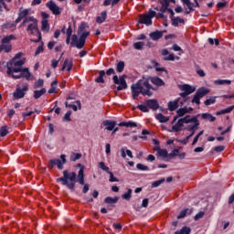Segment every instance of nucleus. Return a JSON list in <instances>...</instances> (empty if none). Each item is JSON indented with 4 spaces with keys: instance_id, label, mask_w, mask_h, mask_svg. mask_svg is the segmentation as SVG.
<instances>
[{
    "instance_id": "nucleus-38",
    "label": "nucleus",
    "mask_w": 234,
    "mask_h": 234,
    "mask_svg": "<svg viewBox=\"0 0 234 234\" xmlns=\"http://www.w3.org/2000/svg\"><path fill=\"white\" fill-rule=\"evenodd\" d=\"M215 85H231V80H216L214 81Z\"/></svg>"
},
{
    "instance_id": "nucleus-28",
    "label": "nucleus",
    "mask_w": 234,
    "mask_h": 234,
    "mask_svg": "<svg viewBox=\"0 0 234 234\" xmlns=\"http://www.w3.org/2000/svg\"><path fill=\"white\" fill-rule=\"evenodd\" d=\"M202 120H207V122H215L217 120V117L213 116L211 113H202L201 114Z\"/></svg>"
},
{
    "instance_id": "nucleus-30",
    "label": "nucleus",
    "mask_w": 234,
    "mask_h": 234,
    "mask_svg": "<svg viewBox=\"0 0 234 234\" xmlns=\"http://www.w3.org/2000/svg\"><path fill=\"white\" fill-rule=\"evenodd\" d=\"M155 118L158 120V122H160V123H167V122H169V117H166L162 113H157Z\"/></svg>"
},
{
    "instance_id": "nucleus-18",
    "label": "nucleus",
    "mask_w": 234,
    "mask_h": 234,
    "mask_svg": "<svg viewBox=\"0 0 234 234\" xmlns=\"http://www.w3.org/2000/svg\"><path fill=\"white\" fill-rule=\"evenodd\" d=\"M118 200H120L119 197H107L104 199L105 204H109L110 206H108V207H114V204L118 203Z\"/></svg>"
},
{
    "instance_id": "nucleus-55",
    "label": "nucleus",
    "mask_w": 234,
    "mask_h": 234,
    "mask_svg": "<svg viewBox=\"0 0 234 234\" xmlns=\"http://www.w3.org/2000/svg\"><path fill=\"white\" fill-rule=\"evenodd\" d=\"M147 107H148L147 105L139 104L137 106V109H139V111H142V112H149V109Z\"/></svg>"
},
{
    "instance_id": "nucleus-44",
    "label": "nucleus",
    "mask_w": 234,
    "mask_h": 234,
    "mask_svg": "<svg viewBox=\"0 0 234 234\" xmlns=\"http://www.w3.org/2000/svg\"><path fill=\"white\" fill-rule=\"evenodd\" d=\"M81 154L72 153L70 154V160L71 162H76L77 160L81 159Z\"/></svg>"
},
{
    "instance_id": "nucleus-61",
    "label": "nucleus",
    "mask_w": 234,
    "mask_h": 234,
    "mask_svg": "<svg viewBox=\"0 0 234 234\" xmlns=\"http://www.w3.org/2000/svg\"><path fill=\"white\" fill-rule=\"evenodd\" d=\"M65 107L69 108V109H73V111H78V106H76L75 104H69L68 101L65 102Z\"/></svg>"
},
{
    "instance_id": "nucleus-32",
    "label": "nucleus",
    "mask_w": 234,
    "mask_h": 234,
    "mask_svg": "<svg viewBox=\"0 0 234 234\" xmlns=\"http://www.w3.org/2000/svg\"><path fill=\"white\" fill-rule=\"evenodd\" d=\"M105 76V70H100L99 76L95 79L96 83H105L103 77Z\"/></svg>"
},
{
    "instance_id": "nucleus-11",
    "label": "nucleus",
    "mask_w": 234,
    "mask_h": 234,
    "mask_svg": "<svg viewBox=\"0 0 234 234\" xmlns=\"http://www.w3.org/2000/svg\"><path fill=\"white\" fill-rule=\"evenodd\" d=\"M28 90V86L25 85L23 88L17 87L16 91L13 93L15 100H21V98H25V92Z\"/></svg>"
},
{
    "instance_id": "nucleus-54",
    "label": "nucleus",
    "mask_w": 234,
    "mask_h": 234,
    "mask_svg": "<svg viewBox=\"0 0 234 234\" xmlns=\"http://www.w3.org/2000/svg\"><path fill=\"white\" fill-rule=\"evenodd\" d=\"M160 64L158 62H154L156 72H165V74H167V69H165V68H158Z\"/></svg>"
},
{
    "instance_id": "nucleus-37",
    "label": "nucleus",
    "mask_w": 234,
    "mask_h": 234,
    "mask_svg": "<svg viewBox=\"0 0 234 234\" xmlns=\"http://www.w3.org/2000/svg\"><path fill=\"white\" fill-rule=\"evenodd\" d=\"M178 107V101H169L168 102V109L169 111H176V108Z\"/></svg>"
},
{
    "instance_id": "nucleus-24",
    "label": "nucleus",
    "mask_w": 234,
    "mask_h": 234,
    "mask_svg": "<svg viewBox=\"0 0 234 234\" xmlns=\"http://www.w3.org/2000/svg\"><path fill=\"white\" fill-rule=\"evenodd\" d=\"M118 126L119 127H138V124H136V122L133 121H129V122H122L118 123Z\"/></svg>"
},
{
    "instance_id": "nucleus-41",
    "label": "nucleus",
    "mask_w": 234,
    "mask_h": 234,
    "mask_svg": "<svg viewBox=\"0 0 234 234\" xmlns=\"http://www.w3.org/2000/svg\"><path fill=\"white\" fill-rule=\"evenodd\" d=\"M175 59H180V57H175V54L171 53L167 57L163 58V61H175Z\"/></svg>"
},
{
    "instance_id": "nucleus-8",
    "label": "nucleus",
    "mask_w": 234,
    "mask_h": 234,
    "mask_svg": "<svg viewBox=\"0 0 234 234\" xmlns=\"http://www.w3.org/2000/svg\"><path fill=\"white\" fill-rule=\"evenodd\" d=\"M125 78H127V75H122L119 78L118 75L113 76V83L115 85H119L117 87L118 92H120V90H125V89H127V80H125Z\"/></svg>"
},
{
    "instance_id": "nucleus-23",
    "label": "nucleus",
    "mask_w": 234,
    "mask_h": 234,
    "mask_svg": "<svg viewBox=\"0 0 234 234\" xmlns=\"http://www.w3.org/2000/svg\"><path fill=\"white\" fill-rule=\"evenodd\" d=\"M107 19V11H102L101 13V16H98L96 17V23L99 25H101V23H105V20Z\"/></svg>"
},
{
    "instance_id": "nucleus-45",
    "label": "nucleus",
    "mask_w": 234,
    "mask_h": 234,
    "mask_svg": "<svg viewBox=\"0 0 234 234\" xmlns=\"http://www.w3.org/2000/svg\"><path fill=\"white\" fill-rule=\"evenodd\" d=\"M2 48L5 50V54L12 52V44H2Z\"/></svg>"
},
{
    "instance_id": "nucleus-26",
    "label": "nucleus",
    "mask_w": 234,
    "mask_h": 234,
    "mask_svg": "<svg viewBox=\"0 0 234 234\" xmlns=\"http://www.w3.org/2000/svg\"><path fill=\"white\" fill-rule=\"evenodd\" d=\"M22 78H26V80H30V78H32V73L28 70V68L22 69L21 71Z\"/></svg>"
},
{
    "instance_id": "nucleus-29",
    "label": "nucleus",
    "mask_w": 234,
    "mask_h": 234,
    "mask_svg": "<svg viewBox=\"0 0 234 234\" xmlns=\"http://www.w3.org/2000/svg\"><path fill=\"white\" fill-rule=\"evenodd\" d=\"M34 21H36V17L34 16H27L26 18H23V21L20 24V27L23 28V27H27V23H32Z\"/></svg>"
},
{
    "instance_id": "nucleus-9",
    "label": "nucleus",
    "mask_w": 234,
    "mask_h": 234,
    "mask_svg": "<svg viewBox=\"0 0 234 234\" xmlns=\"http://www.w3.org/2000/svg\"><path fill=\"white\" fill-rule=\"evenodd\" d=\"M180 90H182L183 92H181L179 96L181 98H187V96H189L190 94H193V92L197 90V88L189 84H184L180 87Z\"/></svg>"
},
{
    "instance_id": "nucleus-16",
    "label": "nucleus",
    "mask_w": 234,
    "mask_h": 234,
    "mask_svg": "<svg viewBox=\"0 0 234 234\" xmlns=\"http://www.w3.org/2000/svg\"><path fill=\"white\" fill-rule=\"evenodd\" d=\"M102 125L105 127L106 131H113L114 127H116V121L105 120L102 122Z\"/></svg>"
},
{
    "instance_id": "nucleus-52",
    "label": "nucleus",
    "mask_w": 234,
    "mask_h": 234,
    "mask_svg": "<svg viewBox=\"0 0 234 234\" xmlns=\"http://www.w3.org/2000/svg\"><path fill=\"white\" fill-rule=\"evenodd\" d=\"M99 167H100V169H101L102 171H105L107 173L111 172L109 166L105 165L104 162H100L99 163Z\"/></svg>"
},
{
    "instance_id": "nucleus-12",
    "label": "nucleus",
    "mask_w": 234,
    "mask_h": 234,
    "mask_svg": "<svg viewBox=\"0 0 234 234\" xmlns=\"http://www.w3.org/2000/svg\"><path fill=\"white\" fill-rule=\"evenodd\" d=\"M138 25H146V27H151L153 25V20H151V17L147 16V14H143L139 16V21Z\"/></svg>"
},
{
    "instance_id": "nucleus-42",
    "label": "nucleus",
    "mask_w": 234,
    "mask_h": 234,
    "mask_svg": "<svg viewBox=\"0 0 234 234\" xmlns=\"http://www.w3.org/2000/svg\"><path fill=\"white\" fill-rule=\"evenodd\" d=\"M155 151H158V154H159V156H162V158H167V156H169V154L167 153V150H165V149L157 148V149H155Z\"/></svg>"
},
{
    "instance_id": "nucleus-39",
    "label": "nucleus",
    "mask_w": 234,
    "mask_h": 234,
    "mask_svg": "<svg viewBox=\"0 0 234 234\" xmlns=\"http://www.w3.org/2000/svg\"><path fill=\"white\" fill-rule=\"evenodd\" d=\"M125 69V62L123 61H119L116 65V70L119 73L123 72V70Z\"/></svg>"
},
{
    "instance_id": "nucleus-60",
    "label": "nucleus",
    "mask_w": 234,
    "mask_h": 234,
    "mask_svg": "<svg viewBox=\"0 0 234 234\" xmlns=\"http://www.w3.org/2000/svg\"><path fill=\"white\" fill-rule=\"evenodd\" d=\"M181 2L183 3V5H186L189 10H195L193 8V6H191V5H193V3H191V1H189V0H181Z\"/></svg>"
},
{
    "instance_id": "nucleus-1",
    "label": "nucleus",
    "mask_w": 234,
    "mask_h": 234,
    "mask_svg": "<svg viewBox=\"0 0 234 234\" xmlns=\"http://www.w3.org/2000/svg\"><path fill=\"white\" fill-rule=\"evenodd\" d=\"M149 81H151L153 85H156V87H164V85H165L164 80L159 77H143L131 86L133 100H136L140 94H143V96H153V91H151V90H156V89L153 88Z\"/></svg>"
},
{
    "instance_id": "nucleus-31",
    "label": "nucleus",
    "mask_w": 234,
    "mask_h": 234,
    "mask_svg": "<svg viewBox=\"0 0 234 234\" xmlns=\"http://www.w3.org/2000/svg\"><path fill=\"white\" fill-rule=\"evenodd\" d=\"M47 92V89L42 88L40 90H36L34 91V95L33 97L35 98V100H39V98H41V96H43V94H45Z\"/></svg>"
},
{
    "instance_id": "nucleus-46",
    "label": "nucleus",
    "mask_w": 234,
    "mask_h": 234,
    "mask_svg": "<svg viewBox=\"0 0 234 234\" xmlns=\"http://www.w3.org/2000/svg\"><path fill=\"white\" fill-rule=\"evenodd\" d=\"M85 28H89V25H87V23L85 22H81L78 29V34H83V31L85 30Z\"/></svg>"
},
{
    "instance_id": "nucleus-48",
    "label": "nucleus",
    "mask_w": 234,
    "mask_h": 234,
    "mask_svg": "<svg viewBox=\"0 0 234 234\" xmlns=\"http://www.w3.org/2000/svg\"><path fill=\"white\" fill-rule=\"evenodd\" d=\"M43 85H45V80H43L42 79H39L35 82L34 89H41Z\"/></svg>"
},
{
    "instance_id": "nucleus-10",
    "label": "nucleus",
    "mask_w": 234,
    "mask_h": 234,
    "mask_svg": "<svg viewBox=\"0 0 234 234\" xmlns=\"http://www.w3.org/2000/svg\"><path fill=\"white\" fill-rule=\"evenodd\" d=\"M29 14H30V9H24L23 7H20L18 11V17L15 20L16 25L21 23L23 19L28 17Z\"/></svg>"
},
{
    "instance_id": "nucleus-20",
    "label": "nucleus",
    "mask_w": 234,
    "mask_h": 234,
    "mask_svg": "<svg viewBox=\"0 0 234 234\" xmlns=\"http://www.w3.org/2000/svg\"><path fill=\"white\" fill-rule=\"evenodd\" d=\"M198 125H200V122H196L194 125L187 126L186 131L190 133V134L188 135L190 138H193V136H195V133H197V131L198 130Z\"/></svg>"
},
{
    "instance_id": "nucleus-64",
    "label": "nucleus",
    "mask_w": 234,
    "mask_h": 234,
    "mask_svg": "<svg viewBox=\"0 0 234 234\" xmlns=\"http://www.w3.org/2000/svg\"><path fill=\"white\" fill-rule=\"evenodd\" d=\"M147 16L150 17L151 20H153V17L156 16V13L153 11V9H150Z\"/></svg>"
},
{
    "instance_id": "nucleus-27",
    "label": "nucleus",
    "mask_w": 234,
    "mask_h": 234,
    "mask_svg": "<svg viewBox=\"0 0 234 234\" xmlns=\"http://www.w3.org/2000/svg\"><path fill=\"white\" fill-rule=\"evenodd\" d=\"M41 30L42 32H49L50 31V26L48 25V20L42 19L41 21Z\"/></svg>"
},
{
    "instance_id": "nucleus-47",
    "label": "nucleus",
    "mask_w": 234,
    "mask_h": 234,
    "mask_svg": "<svg viewBox=\"0 0 234 234\" xmlns=\"http://www.w3.org/2000/svg\"><path fill=\"white\" fill-rule=\"evenodd\" d=\"M165 182V178H161L157 181H154L152 183V187H159V186H162Z\"/></svg>"
},
{
    "instance_id": "nucleus-15",
    "label": "nucleus",
    "mask_w": 234,
    "mask_h": 234,
    "mask_svg": "<svg viewBox=\"0 0 234 234\" xmlns=\"http://www.w3.org/2000/svg\"><path fill=\"white\" fill-rule=\"evenodd\" d=\"M179 120H181L183 125H184V123H194L195 124V123L199 122L198 118H197V116L191 117V115H186Z\"/></svg>"
},
{
    "instance_id": "nucleus-2",
    "label": "nucleus",
    "mask_w": 234,
    "mask_h": 234,
    "mask_svg": "<svg viewBox=\"0 0 234 234\" xmlns=\"http://www.w3.org/2000/svg\"><path fill=\"white\" fill-rule=\"evenodd\" d=\"M77 167H80L78 174L76 172H69V170L63 171V176L57 178L56 182L62 186H66L69 189V191H74L76 187V182H79L80 186L85 184V166L81 164H78Z\"/></svg>"
},
{
    "instance_id": "nucleus-35",
    "label": "nucleus",
    "mask_w": 234,
    "mask_h": 234,
    "mask_svg": "<svg viewBox=\"0 0 234 234\" xmlns=\"http://www.w3.org/2000/svg\"><path fill=\"white\" fill-rule=\"evenodd\" d=\"M132 197H133V189L131 188H129L126 193L122 195V198L123 200H128V201L131 200Z\"/></svg>"
},
{
    "instance_id": "nucleus-40",
    "label": "nucleus",
    "mask_w": 234,
    "mask_h": 234,
    "mask_svg": "<svg viewBox=\"0 0 234 234\" xmlns=\"http://www.w3.org/2000/svg\"><path fill=\"white\" fill-rule=\"evenodd\" d=\"M176 112H177V116H178L179 118H182L185 114L189 113V111L187 110L186 107H185V108L178 109V110L176 111Z\"/></svg>"
},
{
    "instance_id": "nucleus-34",
    "label": "nucleus",
    "mask_w": 234,
    "mask_h": 234,
    "mask_svg": "<svg viewBox=\"0 0 234 234\" xmlns=\"http://www.w3.org/2000/svg\"><path fill=\"white\" fill-rule=\"evenodd\" d=\"M14 39H16V36L14 35L6 36L2 39V45H8V43H10Z\"/></svg>"
},
{
    "instance_id": "nucleus-22",
    "label": "nucleus",
    "mask_w": 234,
    "mask_h": 234,
    "mask_svg": "<svg viewBox=\"0 0 234 234\" xmlns=\"http://www.w3.org/2000/svg\"><path fill=\"white\" fill-rule=\"evenodd\" d=\"M170 19L172 21L173 27H178L179 23H181L182 25H185L186 23V20H184V18H181L180 16H177V17L170 16Z\"/></svg>"
},
{
    "instance_id": "nucleus-43",
    "label": "nucleus",
    "mask_w": 234,
    "mask_h": 234,
    "mask_svg": "<svg viewBox=\"0 0 234 234\" xmlns=\"http://www.w3.org/2000/svg\"><path fill=\"white\" fill-rule=\"evenodd\" d=\"M8 134V126H2L0 128V136L5 138Z\"/></svg>"
},
{
    "instance_id": "nucleus-5",
    "label": "nucleus",
    "mask_w": 234,
    "mask_h": 234,
    "mask_svg": "<svg viewBox=\"0 0 234 234\" xmlns=\"http://www.w3.org/2000/svg\"><path fill=\"white\" fill-rule=\"evenodd\" d=\"M27 32H29V34H31L32 36L37 34L38 38L36 40L31 39V41L33 43H39V41H41L43 37L41 36V31L39 30V27H37V18H36V21H33L31 24H29L27 26Z\"/></svg>"
},
{
    "instance_id": "nucleus-59",
    "label": "nucleus",
    "mask_w": 234,
    "mask_h": 234,
    "mask_svg": "<svg viewBox=\"0 0 234 234\" xmlns=\"http://www.w3.org/2000/svg\"><path fill=\"white\" fill-rule=\"evenodd\" d=\"M108 175H110L109 182H120V180H118V178L114 176V174L112 172H108Z\"/></svg>"
},
{
    "instance_id": "nucleus-17",
    "label": "nucleus",
    "mask_w": 234,
    "mask_h": 234,
    "mask_svg": "<svg viewBox=\"0 0 234 234\" xmlns=\"http://www.w3.org/2000/svg\"><path fill=\"white\" fill-rule=\"evenodd\" d=\"M72 67H74V62L72 61V58H66L64 60L61 70H65V69H67L68 72H70V70H72Z\"/></svg>"
},
{
    "instance_id": "nucleus-21",
    "label": "nucleus",
    "mask_w": 234,
    "mask_h": 234,
    "mask_svg": "<svg viewBox=\"0 0 234 234\" xmlns=\"http://www.w3.org/2000/svg\"><path fill=\"white\" fill-rule=\"evenodd\" d=\"M181 127H184V122H182L179 119L177 122L172 126V130H170V133H180V131H182Z\"/></svg>"
},
{
    "instance_id": "nucleus-62",
    "label": "nucleus",
    "mask_w": 234,
    "mask_h": 234,
    "mask_svg": "<svg viewBox=\"0 0 234 234\" xmlns=\"http://www.w3.org/2000/svg\"><path fill=\"white\" fill-rule=\"evenodd\" d=\"M224 149H226V146H224V145H219V146L214 147V151L216 153H222V151H224Z\"/></svg>"
},
{
    "instance_id": "nucleus-58",
    "label": "nucleus",
    "mask_w": 234,
    "mask_h": 234,
    "mask_svg": "<svg viewBox=\"0 0 234 234\" xmlns=\"http://www.w3.org/2000/svg\"><path fill=\"white\" fill-rule=\"evenodd\" d=\"M44 43L41 42V45L37 47L36 52H35V56H39V54H41V52H43L44 48H43Z\"/></svg>"
},
{
    "instance_id": "nucleus-14",
    "label": "nucleus",
    "mask_w": 234,
    "mask_h": 234,
    "mask_svg": "<svg viewBox=\"0 0 234 234\" xmlns=\"http://www.w3.org/2000/svg\"><path fill=\"white\" fill-rule=\"evenodd\" d=\"M146 107H149V109H152L153 111H158L160 104H158L156 99H149L146 101Z\"/></svg>"
},
{
    "instance_id": "nucleus-36",
    "label": "nucleus",
    "mask_w": 234,
    "mask_h": 234,
    "mask_svg": "<svg viewBox=\"0 0 234 234\" xmlns=\"http://www.w3.org/2000/svg\"><path fill=\"white\" fill-rule=\"evenodd\" d=\"M233 111V107H228L227 109L218 111L216 112V116H220L222 114H229V112H231Z\"/></svg>"
},
{
    "instance_id": "nucleus-57",
    "label": "nucleus",
    "mask_w": 234,
    "mask_h": 234,
    "mask_svg": "<svg viewBox=\"0 0 234 234\" xmlns=\"http://www.w3.org/2000/svg\"><path fill=\"white\" fill-rule=\"evenodd\" d=\"M17 24H16V22L14 23H10V22H7L5 24L3 25L4 28H16Z\"/></svg>"
},
{
    "instance_id": "nucleus-4",
    "label": "nucleus",
    "mask_w": 234,
    "mask_h": 234,
    "mask_svg": "<svg viewBox=\"0 0 234 234\" xmlns=\"http://www.w3.org/2000/svg\"><path fill=\"white\" fill-rule=\"evenodd\" d=\"M25 65V58L20 60H10L7 62V74H12V72L17 73L23 70V66Z\"/></svg>"
},
{
    "instance_id": "nucleus-6",
    "label": "nucleus",
    "mask_w": 234,
    "mask_h": 234,
    "mask_svg": "<svg viewBox=\"0 0 234 234\" xmlns=\"http://www.w3.org/2000/svg\"><path fill=\"white\" fill-rule=\"evenodd\" d=\"M67 164V155L61 154L59 159H50L48 165V169H54V165H57L60 171L63 169V165Z\"/></svg>"
},
{
    "instance_id": "nucleus-53",
    "label": "nucleus",
    "mask_w": 234,
    "mask_h": 234,
    "mask_svg": "<svg viewBox=\"0 0 234 234\" xmlns=\"http://www.w3.org/2000/svg\"><path fill=\"white\" fill-rule=\"evenodd\" d=\"M159 3H161L162 6H168L169 7V3H176V0H159Z\"/></svg>"
},
{
    "instance_id": "nucleus-3",
    "label": "nucleus",
    "mask_w": 234,
    "mask_h": 234,
    "mask_svg": "<svg viewBox=\"0 0 234 234\" xmlns=\"http://www.w3.org/2000/svg\"><path fill=\"white\" fill-rule=\"evenodd\" d=\"M90 36V32L81 33L80 38L78 39V35L74 34L71 37V47H76V48L81 49L85 47V43L87 42V37Z\"/></svg>"
},
{
    "instance_id": "nucleus-13",
    "label": "nucleus",
    "mask_w": 234,
    "mask_h": 234,
    "mask_svg": "<svg viewBox=\"0 0 234 234\" xmlns=\"http://www.w3.org/2000/svg\"><path fill=\"white\" fill-rule=\"evenodd\" d=\"M46 6H48V8L52 11V14H54V16H59V14H61V11H59V6H58V5H56V3H54V1L52 0L48 2Z\"/></svg>"
},
{
    "instance_id": "nucleus-33",
    "label": "nucleus",
    "mask_w": 234,
    "mask_h": 234,
    "mask_svg": "<svg viewBox=\"0 0 234 234\" xmlns=\"http://www.w3.org/2000/svg\"><path fill=\"white\" fill-rule=\"evenodd\" d=\"M174 234H191V228L185 226L180 230H176Z\"/></svg>"
},
{
    "instance_id": "nucleus-50",
    "label": "nucleus",
    "mask_w": 234,
    "mask_h": 234,
    "mask_svg": "<svg viewBox=\"0 0 234 234\" xmlns=\"http://www.w3.org/2000/svg\"><path fill=\"white\" fill-rule=\"evenodd\" d=\"M204 103L207 107H209V105H213V104L217 103V99H215V98L207 99L204 101Z\"/></svg>"
},
{
    "instance_id": "nucleus-63",
    "label": "nucleus",
    "mask_w": 234,
    "mask_h": 234,
    "mask_svg": "<svg viewBox=\"0 0 234 234\" xmlns=\"http://www.w3.org/2000/svg\"><path fill=\"white\" fill-rule=\"evenodd\" d=\"M205 213L203 211L198 212L196 216H195V220H200V218H204Z\"/></svg>"
},
{
    "instance_id": "nucleus-56",
    "label": "nucleus",
    "mask_w": 234,
    "mask_h": 234,
    "mask_svg": "<svg viewBox=\"0 0 234 234\" xmlns=\"http://www.w3.org/2000/svg\"><path fill=\"white\" fill-rule=\"evenodd\" d=\"M72 114L71 111H68L66 114L63 117L64 122H72V119H70V115Z\"/></svg>"
},
{
    "instance_id": "nucleus-51",
    "label": "nucleus",
    "mask_w": 234,
    "mask_h": 234,
    "mask_svg": "<svg viewBox=\"0 0 234 234\" xmlns=\"http://www.w3.org/2000/svg\"><path fill=\"white\" fill-rule=\"evenodd\" d=\"M144 45H145V42H135L133 43V48H135V50H142Z\"/></svg>"
},
{
    "instance_id": "nucleus-49",
    "label": "nucleus",
    "mask_w": 234,
    "mask_h": 234,
    "mask_svg": "<svg viewBox=\"0 0 234 234\" xmlns=\"http://www.w3.org/2000/svg\"><path fill=\"white\" fill-rule=\"evenodd\" d=\"M136 169H138V171H149V166L139 163L136 165Z\"/></svg>"
},
{
    "instance_id": "nucleus-19",
    "label": "nucleus",
    "mask_w": 234,
    "mask_h": 234,
    "mask_svg": "<svg viewBox=\"0 0 234 234\" xmlns=\"http://www.w3.org/2000/svg\"><path fill=\"white\" fill-rule=\"evenodd\" d=\"M149 36L151 39H153V41H158V39H162V37H164V32L160 30H155L154 32H151Z\"/></svg>"
},
{
    "instance_id": "nucleus-7",
    "label": "nucleus",
    "mask_w": 234,
    "mask_h": 234,
    "mask_svg": "<svg viewBox=\"0 0 234 234\" xmlns=\"http://www.w3.org/2000/svg\"><path fill=\"white\" fill-rule=\"evenodd\" d=\"M209 89L206 87L199 88L197 92L195 93L191 102L196 103V105H200V100L204 98V96L209 94Z\"/></svg>"
},
{
    "instance_id": "nucleus-25",
    "label": "nucleus",
    "mask_w": 234,
    "mask_h": 234,
    "mask_svg": "<svg viewBox=\"0 0 234 234\" xmlns=\"http://www.w3.org/2000/svg\"><path fill=\"white\" fill-rule=\"evenodd\" d=\"M191 213H193V209H189V208H185L184 210H182L179 215L177 216V218H184L186 217H187V215H191Z\"/></svg>"
}]
</instances>
